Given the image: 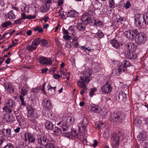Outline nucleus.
<instances>
[{
    "label": "nucleus",
    "mask_w": 148,
    "mask_h": 148,
    "mask_svg": "<svg viewBox=\"0 0 148 148\" xmlns=\"http://www.w3.org/2000/svg\"><path fill=\"white\" fill-rule=\"evenodd\" d=\"M74 123V119L71 116H66L63 117L62 120L57 123L60 125L63 131H68L69 130V126Z\"/></svg>",
    "instance_id": "nucleus-1"
},
{
    "label": "nucleus",
    "mask_w": 148,
    "mask_h": 148,
    "mask_svg": "<svg viewBox=\"0 0 148 148\" xmlns=\"http://www.w3.org/2000/svg\"><path fill=\"white\" fill-rule=\"evenodd\" d=\"M122 64V65L119 66L117 69L113 70L112 73L114 75L118 76L122 71L123 72H125L127 71V68L132 66V64L126 60L123 61Z\"/></svg>",
    "instance_id": "nucleus-2"
},
{
    "label": "nucleus",
    "mask_w": 148,
    "mask_h": 148,
    "mask_svg": "<svg viewBox=\"0 0 148 148\" xmlns=\"http://www.w3.org/2000/svg\"><path fill=\"white\" fill-rule=\"evenodd\" d=\"M125 115L120 112H114L112 117V122L117 124L123 122L125 119Z\"/></svg>",
    "instance_id": "nucleus-3"
},
{
    "label": "nucleus",
    "mask_w": 148,
    "mask_h": 148,
    "mask_svg": "<svg viewBox=\"0 0 148 148\" xmlns=\"http://www.w3.org/2000/svg\"><path fill=\"white\" fill-rule=\"evenodd\" d=\"M37 141L38 144L41 146H44L47 145L48 142H52V138L49 135L46 136H40L38 138Z\"/></svg>",
    "instance_id": "nucleus-4"
},
{
    "label": "nucleus",
    "mask_w": 148,
    "mask_h": 148,
    "mask_svg": "<svg viewBox=\"0 0 148 148\" xmlns=\"http://www.w3.org/2000/svg\"><path fill=\"white\" fill-rule=\"evenodd\" d=\"M136 42L140 45L144 43L147 40L145 35L142 32L139 33V34L136 35L135 38Z\"/></svg>",
    "instance_id": "nucleus-5"
},
{
    "label": "nucleus",
    "mask_w": 148,
    "mask_h": 148,
    "mask_svg": "<svg viewBox=\"0 0 148 148\" xmlns=\"http://www.w3.org/2000/svg\"><path fill=\"white\" fill-rule=\"evenodd\" d=\"M88 124V121L85 118L82 121L78 123V126L80 132L82 133L86 134L87 133L86 128Z\"/></svg>",
    "instance_id": "nucleus-6"
},
{
    "label": "nucleus",
    "mask_w": 148,
    "mask_h": 148,
    "mask_svg": "<svg viewBox=\"0 0 148 148\" xmlns=\"http://www.w3.org/2000/svg\"><path fill=\"white\" fill-rule=\"evenodd\" d=\"M81 19L82 22L86 25L90 23H93L92 25H94L96 21L94 18L87 16L86 13H84L81 17Z\"/></svg>",
    "instance_id": "nucleus-7"
},
{
    "label": "nucleus",
    "mask_w": 148,
    "mask_h": 148,
    "mask_svg": "<svg viewBox=\"0 0 148 148\" xmlns=\"http://www.w3.org/2000/svg\"><path fill=\"white\" fill-rule=\"evenodd\" d=\"M143 14H136L135 16L134 23L138 27L141 26V23L143 26L144 25Z\"/></svg>",
    "instance_id": "nucleus-8"
},
{
    "label": "nucleus",
    "mask_w": 148,
    "mask_h": 148,
    "mask_svg": "<svg viewBox=\"0 0 148 148\" xmlns=\"http://www.w3.org/2000/svg\"><path fill=\"white\" fill-rule=\"evenodd\" d=\"M92 74L91 70L90 69H88L83 72L84 77H82L84 78V82L88 83L90 79V76Z\"/></svg>",
    "instance_id": "nucleus-9"
},
{
    "label": "nucleus",
    "mask_w": 148,
    "mask_h": 148,
    "mask_svg": "<svg viewBox=\"0 0 148 148\" xmlns=\"http://www.w3.org/2000/svg\"><path fill=\"white\" fill-rule=\"evenodd\" d=\"M121 136L119 135L115 134L112 138V143L114 148H117L119 146V141Z\"/></svg>",
    "instance_id": "nucleus-10"
},
{
    "label": "nucleus",
    "mask_w": 148,
    "mask_h": 148,
    "mask_svg": "<svg viewBox=\"0 0 148 148\" xmlns=\"http://www.w3.org/2000/svg\"><path fill=\"white\" fill-rule=\"evenodd\" d=\"M80 79L77 82V84L78 86L80 88H82V91L80 92V94L82 95L84 92L87 89V88L85 85V83L84 82V78L82 77H80Z\"/></svg>",
    "instance_id": "nucleus-11"
},
{
    "label": "nucleus",
    "mask_w": 148,
    "mask_h": 148,
    "mask_svg": "<svg viewBox=\"0 0 148 148\" xmlns=\"http://www.w3.org/2000/svg\"><path fill=\"white\" fill-rule=\"evenodd\" d=\"M71 135V138L72 139L78 138L82 141L84 139L83 134H79V135L78 132L75 130H72Z\"/></svg>",
    "instance_id": "nucleus-12"
},
{
    "label": "nucleus",
    "mask_w": 148,
    "mask_h": 148,
    "mask_svg": "<svg viewBox=\"0 0 148 148\" xmlns=\"http://www.w3.org/2000/svg\"><path fill=\"white\" fill-rule=\"evenodd\" d=\"M38 62L41 64L51 65L52 62L50 59L47 58L46 57L43 56H39L37 58Z\"/></svg>",
    "instance_id": "nucleus-13"
},
{
    "label": "nucleus",
    "mask_w": 148,
    "mask_h": 148,
    "mask_svg": "<svg viewBox=\"0 0 148 148\" xmlns=\"http://www.w3.org/2000/svg\"><path fill=\"white\" fill-rule=\"evenodd\" d=\"M112 89L111 85L107 84L103 86L101 88V91L104 94L109 93Z\"/></svg>",
    "instance_id": "nucleus-14"
},
{
    "label": "nucleus",
    "mask_w": 148,
    "mask_h": 148,
    "mask_svg": "<svg viewBox=\"0 0 148 148\" xmlns=\"http://www.w3.org/2000/svg\"><path fill=\"white\" fill-rule=\"evenodd\" d=\"M25 140L27 141V140L29 143H34L35 140V138L34 136L32 134H29V133H26L25 134Z\"/></svg>",
    "instance_id": "nucleus-15"
},
{
    "label": "nucleus",
    "mask_w": 148,
    "mask_h": 148,
    "mask_svg": "<svg viewBox=\"0 0 148 148\" xmlns=\"http://www.w3.org/2000/svg\"><path fill=\"white\" fill-rule=\"evenodd\" d=\"M125 57L126 58L130 59H136L137 58V55L134 52L128 51L126 52Z\"/></svg>",
    "instance_id": "nucleus-16"
},
{
    "label": "nucleus",
    "mask_w": 148,
    "mask_h": 148,
    "mask_svg": "<svg viewBox=\"0 0 148 148\" xmlns=\"http://www.w3.org/2000/svg\"><path fill=\"white\" fill-rule=\"evenodd\" d=\"M2 136H4L8 137L11 136V129L10 128L5 129L3 128L1 130V131Z\"/></svg>",
    "instance_id": "nucleus-17"
},
{
    "label": "nucleus",
    "mask_w": 148,
    "mask_h": 148,
    "mask_svg": "<svg viewBox=\"0 0 148 148\" xmlns=\"http://www.w3.org/2000/svg\"><path fill=\"white\" fill-rule=\"evenodd\" d=\"M42 105L45 108L50 109L51 107V101L49 100L44 99L42 102Z\"/></svg>",
    "instance_id": "nucleus-18"
},
{
    "label": "nucleus",
    "mask_w": 148,
    "mask_h": 148,
    "mask_svg": "<svg viewBox=\"0 0 148 148\" xmlns=\"http://www.w3.org/2000/svg\"><path fill=\"white\" fill-rule=\"evenodd\" d=\"M29 120L32 122V128L38 130L39 129V127L38 126L39 124L36 120L33 118H29Z\"/></svg>",
    "instance_id": "nucleus-19"
},
{
    "label": "nucleus",
    "mask_w": 148,
    "mask_h": 148,
    "mask_svg": "<svg viewBox=\"0 0 148 148\" xmlns=\"http://www.w3.org/2000/svg\"><path fill=\"white\" fill-rule=\"evenodd\" d=\"M124 34L125 37L129 39H132L134 37L133 32L131 30L125 31Z\"/></svg>",
    "instance_id": "nucleus-20"
},
{
    "label": "nucleus",
    "mask_w": 148,
    "mask_h": 148,
    "mask_svg": "<svg viewBox=\"0 0 148 148\" xmlns=\"http://www.w3.org/2000/svg\"><path fill=\"white\" fill-rule=\"evenodd\" d=\"M67 15L68 16L71 17L75 18L78 16L79 13L75 10H70L68 12Z\"/></svg>",
    "instance_id": "nucleus-21"
},
{
    "label": "nucleus",
    "mask_w": 148,
    "mask_h": 148,
    "mask_svg": "<svg viewBox=\"0 0 148 148\" xmlns=\"http://www.w3.org/2000/svg\"><path fill=\"white\" fill-rule=\"evenodd\" d=\"M90 111L93 113H98L99 111V107L93 104L91 105Z\"/></svg>",
    "instance_id": "nucleus-22"
},
{
    "label": "nucleus",
    "mask_w": 148,
    "mask_h": 148,
    "mask_svg": "<svg viewBox=\"0 0 148 148\" xmlns=\"http://www.w3.org/2000/svg\"><path fill=\"white\" fill-rule=\"evenodd\" d=\"M127 48L129 50L131 51H134L136 49V47L135 45L132 43H129L126 45Z\"/></svg>",
    "instance_id": "nucleus-23"
},
{
    "label": "nucleus",
    "mask_w": 148,
    "mask_h": 148,
    "mask_svg": "<svg viewBox=\"0 0 148 148\" xmlns=\"http://www.w3.org/2000/svg\"><path fill=\"white\" fill-rule=\"evenodd\" d=\"M85 25L84 23H78L77 25V28L80 31L83 32L84 31L86 28Z\"/></svg>",
    "instance_id": "nucleus-24"
},
{
    "label": "nucleus",
    "mask_w": 148,
    "mask_h": 148,
    "mask_svg": "<svg viewBox=\"0 0 148 148\" xmlns=\"http://www.w3.org/2000/svg\"><path fill=\"white\" fill-rule=\"evenodd\" d=\"M3 118L6 122H10L13 119V116L12 115H10L8 114H5Z\"/></svg>",
    "instance_id": "nucleus-25"
},
{
    "label": "nucleus",
    "mask_w": 148,
    "mask_h": 148,
    "mask_svg": "<svg viewBox=\"0 0 148 148\" xmlns=\"http://www.w3.org/2000/svg\"><path fill=\"white\" fill-rule=\"evenodd\" d=\"M45 127L48 130H51L53 129V124L50 121H47L45 123Z\"/></svg>",
    "instance_id": "nucleus-26"
},
{
    "label": "nucleus",
    "mask_w": 148,
    "mask_h": 148,
    "mask_svg": "<svg viewBox=\"0 0 148 148\" xmlns=\"http://www.w3.org/2000/svg\"><path fill=\"white\" fill-rule=\"evenodd\" d=\"M52 142H48L47 143V145L44 146L45 147V148H55V146L53 144L55 141L52 138Z\"/></svg>",
    "instance_id": "nucleus-27"
},
{
    "label": "nucleus",
    "mask_w": 148,
    "mask_h": 148,
    "mask_svg": "<svg viewBox=\"0 0 148 148\" xmlns=\"http://www.w3.org/2000/svg\"><path fill=\"white\" fill-rule=\"evenodd\" d=\"M87 14V16L89 17L92 16L95 14L94 9L93 8H89L88 9V12H85Z\"/></svg>",
    "instance_id": "nucleus-28"
},
{
    "label": "nucleus",
    "mask_w": 148,
    "mask_h": 148,
    "mask_svg": "<svg viewBox=\"0 0 148 148\" xmlns=\"http://www.w3.org/2000/svg\"><path fill=\"white\" fill-rule=\"evenodd\" d=\"M111 44L113 47L117 48L120 46V45L119 42L116 40L113 39L111 40Z\"/></svg>",
    "instance_id": "nucleus-29"
},
{
    "label": "nucleus",
    "mask_w": 148,
    "mask_h": 148,
    "mask_svg": "<svg viewBox=\"0 0 148 148\" xmlns=\"http://www.w3.org/2000/svg\"><path fill=\"white\" fill-rule=\"evenodd\" d=\"M6 90L9 93H12L14 91V88L11 84H8L6 86Z\"/></svg>",
    "instance_id": "nucleus-30"
},
{
    "label": "nucleus",
    "mask_w": 148,
    "mask_h": 148,
    "mask_svg": "<svg viewBox=\"0 0 148 148\" xmlns=\"http://www.w3.org/2000/svg\"><path fill=\"white\" fill-rule=\"evenodd\" d=\"M61 129L58 127H56L53 130V134L55 136H59L61 134Z\"/></svg>",
    "instance_id": "nucleus-31"
},
{
    "label": "nucleus",
    "mask_w": 148,
    "mask_h": 148,
    "mask_svg": "<svg viewBox=\"0 0 148 148\" xmlns=\"http://www.w3.org/2000/svg\"><path fill=\"white\" fill-rule=\"evenodd\" d=\"M6 106L9 108H13L15 106V102L12 100H9L7 103Z\"/></svg>",
    "instance_id": "nucleus-32"
},
{
    "label": "nucleus",
    "mask_w": 148,
    "mask_h": 148,
    "mask_svg": "<svg viewBox=\"0 0 148 148\" xmlns=\"http://www.w3.org/2000/svg\"><path fill=\"white\" fill-rule=\"evenodd\" d=\"M143 16L144 24H147L148 25V12L144 13Z\"/></svg>",
    "instance_id": "nucleus-33"
},
{
    "label": "nucleus",
    "mask_w": 148,
    "mask_h": 148,
    "mask_svg": "<svg viewBox=\"0 0 148 148\" xmlns=\"http://www.w3.org/2000/svg\"><path fill=\"white\" fill-rule=\"evenodd\" d=\"M118 97L120 99H125L126 97V94L123 92H120L118 94Z\"/></svg>",
    "instance_id": "nucleus-34"
},
{
    "label": "nucleus",
    "mask_w": 148,
    "mask_h": 148,
    "mask_svg": "<svg viewBox=\"0 0 148 148\" xmlns=\"http://www.w3.org/2000/svg\"><path fill=\"white\" fill-rule=\"evenodd\" d=\"M8 18L10 19H14L16 16L12 10H11L8 13Z\"/></svg>",
    "instance_id": "nucleus-35"
},
{
    "label": "nucleus",
    "mask_w": 148,
    "mask_h": 148,
    "mask_svg": "<svg viewBox=\"0 0 148 148\" xmlns=\"http://www.w3.org/2000/svg\"><path fill=\"white\" fill-rule=\"evenodd\" d=\"M41 42V39L39 38H36L32 41V44H34L36 46H37L39 45Z\"/></svg>",
    "instance_id": "nucleus-36"
},
{
    "label": "nucleus",
    "mask_w": 148,
    "mask_h": 148,
    "mask_svg": "<svg viewBox=\"0 0 148 148\" xmlns=\"http://www.w3.org/2000/svg\"><path fill=\"white\" fill-rule=\"evenodd\" d=\"M27 87H23L21 88V95L23 96H24L27 93Z\"/></svg>",
    "instance_id": "nucleus-37"
},
{
    "label": "nucleus",
    "mask_w": 148,
    "mask_h": 148,
    "mask_svg": "<svg viewBox=\"0 0 148 148\" xmlns=\"http://www.w3.org/2000/svg\"><path fill=\"white\" fill-rule=\"evenodd\" d=\"M27 50L30 51H32L33 50H35L37 48L36 47L32 44L31 45H27Z\"/></svg>",
    "instance_id": "nucleus-38"
},
{
    "label": "nucleus",
    "mask_w": 148,
    "mask_h": 148,
    "mask_svg": "<svg viewBox=\"0 0 148 148\" xmlns=\"http://www.w3.org/2000/svg\"><path fill=\"white\" fill-rule=\"evenodd\" d=\"M74 28V26H70L69 27L68 29L69 34L72 35L75 32Z\"/></svg>",
    "instance_id": "nucleus-39"
},
{
    "label": "nucleus",
    "mask_w": 148,
    "mask_h": 148,
    "mask_svg": "<svg viewBox=\"0 0 148 148\" xmlns=\"http://www.w3.org/2000/svg\"><path fill=\"white\" fill-rule=\"evenodd\" d=\"M96 34L100 39L103 38L104 36L103 34L100 30H99Z\"/></svg>",
    "instance_id": "nucleus-40"
},
{
    "label": "nucleus",
    "mask_w": 148,
    "mask_h": 148,
    "mask_svg": "<svg viewBox=\"0 0 148 148\" xmlns=\"http://www.w3.org/2000/svg\"><path fill=\"white\" fill-rule=\"evenodd\" d=\"M109 5L110 7L112 8H114V0H108Z\"/></svg>",
    "instance_id": "nucleus-41"
},
{
    "label": "nucleus",
    "mask_w": 148,
    "mask_h": 148,
    "mask_svg": "<svg viewBox=\"0 0 148 148\" xmlns=\"http://www.w3.org/2000/svg\"><path fill=\"white\" fill-rule=\"evenodd\" d=\"M40 43L43 46H45L46 47H48V45H47L48 42H47V40L45 39H41Z\"/></svg>",
    "instance_id": "nucleus-42"
},
{
    "label": "nucleus",
    "mask_w": 148,
    "mask_h": 148,
    "mask_svg": "<svg viewBox=\"0 0 148 148\" xmlns=\"http://www.w3.org/2000/svg\"><path fill=\"white\" fill-rule=\"evenodd\" d=\"M11 24V23L9 21H7L4 23H3L1 24V26L3 27H6L10 25Z\"/></svg>",
    "instance_id": "nucleus-43"
},
{
    "label": "nucleus",
    "mask_w": 148,
    "mask_h": 148,
    "mask_svg": "<svg viewBox=\"0 0 148 148\" xmlns=\"http://www.w3.org/2000/svg\"><path fill=\"white\" fill-rule=\"evenodd\" d=\"M146 138V136L143 134H140L138 136V139L140 140L143 141Z\"/></svg>",
    "instance_id": "nucleus-44"
},
{
    "label": "nucleus",
    "mask_w": 148,
    "mask_h": 148,
    "mask_svg": "<svg viewBox=\"0 0 148 148\" xmlns=\"http://www.w3.org/2000/svg\"><path fill=\"white\" fill-rule=\"evenodd\" d=\"M63 131V134H64V136H65L67 138H71V132H66L67 131Z\"/></svg>",
    "instance_id": "nucleus-45"
},
{
    "label": "nucleus",
    "mask_w": 148,
    "mask_h": 148,
    "mask_svg": "<svg viewBox=\"0 0 148 148\" xmlns=\"http://www.w3.org/2000/svg\"><path fill=\"white\" fill-rule=\"evenodd\" d=\"M3 148H15L14 145L11 143H8L3 147Z\"/></svg>",
    "instance_id": "nucleus-46"
},
{
    "label": "nucleus",
    "mask_w": 148,
    "mask_h": 148,
    "mask_svg": "<svg viewBox=\"0 0 148 148\" xmlns=\"http://www.w3.org/2000/svg\"><path fill=\"white\" fill-rule=\"evenodd\" d=\"M63 38L66 40H69L71 38L72 36L67 34L63 36Z\"/></svg>",
    "instance_id": "nucleus-47"
},
{
    "label": "nucleus",
    "mask_w": 148,
    "mask_h": 148,
    "mask_svg": "<svg viewBox=\"0 0 148 148\" xmlns=\"http://www.w3.org/2000/svg\"><path fill=\"white\" fill-rule=\"evenodd\" d=\"M19 97H20V99L21 102V103L22 105L23 106H25L26 104L24 101V98H23V97H22V96L21 95H20L19 96Z\"/></svg>",
    "instance_id": "nucleus-48"
},
{
    "label": "nucleus",
    "mask_w": 148,
    "mask_h": 148,
    "mask_svg": "<svg viewBox=\"0 0 148 148\" xmlns=\"http://www.w3.org/2000/svg\"><path fill=\"white\" fill-rule=\"evenodd\" d=\"M112 64H114L115 66H118V67L119 66H120L119 65V62L118 61L113 60L112 62Z\"/></svg>",
    "instance_id": "nucleus-49"
},
{
    "label": "nucleus",
    "mask_w": 148,
    "mask_h": 148,
    "mask_svg": "<svg viewBox=\"0 0 148 148\" xmlns=\"http://www.w3.org/2000/svg\"><path fill=\"white\" fill-rule=\"evenodd\" d=\"M96 91V88H94L92 89L91 91L89 92V94L90 97H92L95 94L94 92Z\"/></svg>",
    "instance_id": "nucleus-50"
},
{
    "label": "nucleus",
    "mask_w": 148,
    "mask_h": 148,
    "mask_svg": "<svg viewBox=\"0 0 148 148\" xmlns=\"http://www.w3.org/2000/svg\"><path fill=\"white\" fill-rule=\"evenodd\" d=\"M1 131L0 130V145H1L4 140V138L1 135Z\"/></svg>",
    "instance_id": "nucleus-51"
},
{
    "label": "nucleus",
    "mask_w": 148,
    "mask_h": 148,
    "mask_svg": "<svg viewBox=\"0 0 148 148\" xmlns=\"http://www.w3.org/2000/svg\"><path fill=\"white\" fill-rule=\"evenodd\" d=\"M131 6V4L129 1H127L124 6L125 8L126 9H127L130 8Z\"/></svg>",
    "instance_id": "nucleus-52"
},
{
    "label": "nucleus",
    "mask_w": 148,
    "mask_h": 148,
    "mask_svg": "<svg viewBox=\"0 0 148 148\" xmlns=\"http://www.w3.org/2000/svg\"><path fill=\"white\" fill-rule=\"evenodd\" d=\"M43 8L44 9L42 10V12H45L48 10V9L47 5L45 4V5H44Z\"/></svg>",
    "instance_id": "nucleus-53"
},
{
    "label": "nucleus",
    "mask_w": 148,
    "mask_h": 148,
    "mask_svg": "<svg viewBox=\"0 0 148 148\" xmlns=\"http://www.w3.org/2000/svg\"><path fill=\"white\" fill-rule=\"evenodd\" d=\"M62 31L63 34H64L66 35L69 34L68 30L65 29L64 27H63L62 28Z\"/></svg>",
    "instance_id": "nucleus-54"
},
{
    "label": "nucleus",
    "mask_w": 148,
    "mask_h": 148,
    "mask_svg": "<svg viewBox=\"0 0 148 148\" xmlns=\"http://www.w3.org/2000/svg\"><path fill=\"white\" fill-rule=\"evenodd\" d=\"M21 19H26L27 18V16H26L25 13H22L21 14Z\"/></svg>",
    "instance_id": "nucleus-55"
},
{
    "label": "nucleus",
    "mask_w": 148,
    "mask_h": 148,
    "mask_svg": "<svg viewBox=\"0 0 148 148\" xmlns=\"http://www.w3.org/2000/svg\"><path fill=\"white\" fill-rule=\"evenodd\" d=\"M22 20L21 18H19L17 20H16L14 21V23L16 24H20L21 23V21Z\"/></svg>",
    "instance_id": "nucleus-56"
},
{
    "label": "nucleus",
    "mask_w": 148,
    "mask_h": 148,
    "mask_svg": "<svg viewBox=\"0 0 148 148\" xmlns=\"http://www.w3.org/2000/svg\"><path fill=\"white\" fill-rule=\"evenodd\" d=\"M102 23L101 21H98L97 22L96 21L94 25L97 26L101 25H102Z\"/></svg>",
    "instance_id": "nucleus-57"
},
{
    "label": "nucleus",
    "mask_w": 148,
    "mask_h": 148,
    "mask_svg": "<svg viewBox=\"0 0 148 148\" xmlns=\"http://www.w3.org/2000/svg\"><path fill=\"white\" fill-rule=\"evenodd\" d=\"M98 142L96 140H94V143L92 144V145L94 147H96L97 145Z\"/></svg>",
    "instance_id": "nucleus-58"
},
{
    "label": "nucleus",
    "mask_w": 148,
    "mask_h": 148,
    "mask_svg": "<svg viewBox=\"0 0 148 148\" xmlns=\"http://www.w3.org/2000/svg\"><path fill=\"white\" fill-rule=\"evenodd\" d=\"M99 123L100 129H102L105 126V124L103 122H99Z\"/></svg>",
    "instance_id": "nucleus-59"
},
{
    "label": "nucleus",
    "mask_w": 148,
    "mask_h": 148,
    "mask_svg": "<svg viewBox=\"0 0 148 148\" xmlns=\"http://www.w3.org/2000/svg\"><path fill=\"white\" fill-rule=\"evenodd\" d=\"M36 16L35 15H31L27 16V18L28 19H34L36 18Z\"/></svg>",
    "instance_id": "nucleus-60"
},
{
    "label": "nucleus",
    "mask_w": 148,
    "mask_h": 148,
    "mask_svg": "<svg viewBox=\"0 0 148 148\" xmlns=\"http://www.w3.org/2000/svg\"><path fill=\"white\" fill-rule=\"evenodd\" d=\"M53 77L55 78V79H58L60 77L59 75L56 74H55L54 75Z\"/></svg>",
    "instance_id": "nucleus-61"
},
{
    "label": "nucleus",
    "mask_w": 148,
    "mask_h": 148,
    "mask_svg": "<svg viewBox=\"0 0 148 148\" xmlns=\"http://www.w3.org/2000/svg\"><path fill=\"white\" fill-rule=\"evenodd\" d=\"M47 87L48 88L47 89V90L48 92L50 90L51 91L52 89L53 88V87H51V86L49 84H48Z\"/></svg>",
    "instance_id": "nucleus-62"
},
{
    "label": "nucleus",
    "mask_w": 148,
    "mask_h": 148,
    "mask_svg": "<svg viewBox=\"0 0 148 148\" xmlns=\"http://www.w3.org/2000/svg\"><path fill=\"white\" fill-rule=\"evenodd\" d=\"M65 47L67 48H71V45L69 43H66L65 45Z\"/></svg>",
    "instance_id": "nucleus-63"
},
{
    "label": "nucleus",
    "mask_w": 148,
    "mask_h": 148,
    "mask_svg": "<svg viewBox=\"0 0 148 148\" xmlns=\"http://www.w3.org/2000/svg\"><path fill=\"white\" fill-rule=\"evenodd\" d=\"M73 45L75 47H77L79 45V43L77 41L75 42H73Z\"/></svg>",
    "instance_id": "nucleus-64"
}]
</instances>
